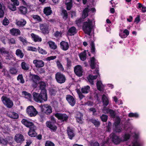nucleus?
<instances>
[{"label":"nucleus","mask_w":146,"mask_h":146,"mask_svg":"<svg viewBox=\"0 0 146 146\" xmlns=\"http://www.w3.org/2000/svg\"><path fill=\"white\" fill-rule=\"evenodd\" d=\"M33 96L34 100L38 102H42L47 100V95L46 90L43 89L40 94L36 92H33Z\"/></svg>","instance_id":"nucleus-1"},{"label":"nucleus","mask_w":146,"mask_h":146,"mask_svg":"<svg viewBox=\"0 0 146 146\" xmlns=\"http://www.w3.org/2000/svg\"><path fill=\"white\" fill-rule=\"evenodd\" d=\"M130 135L129 134H125L120 139L118 136L115 135L114 133H111L110 135V138L107 142L109 143L110 140L113 142L115 144L119 143L121 141H124L127 140L130 137Z\"/></svg>","instance_id":"nucleus-2"},{"label":"nucleus","mask_w":146,"mask_h":146,"mask_svg":"<svg viewBox=\"0 0 146 146\" xmlns=\"http://www.w3.org/2000/svg\"><path fill=\"white\" fill-rule=\"evenodd\" d=\"M92 21L89 19L83 23L82 29L88 35H90L91 33L92 28Z\"/></svg>","instance_id":"nucleus-3"},{"label":"nucleus","mask_w":146,"mask_h":146,"mask_svg":"<svg viewBox=\"0 0 146 146\" xmlns=\"http://www.w3.org/2000/svg\"><path fill=\"white\" fill-rule=\"evenodd\" d=\"M26 113L29 116L33 117L35 116L38 114V112L33 106H30L27 108Z\"/></svg>","instance_id":"nucleus-4"},{"label":"nucleus","mask_w":146,"mask_h":146,"mask_svg":"<svg viewBox=\"0 0 146 146\" xmlns=\"http://www.w3.org/2000/svg\"><path fill=\"white\" fill-rule=\"evenodd\" d=\"M40 108L42 112L47 115L50 114L52 112V107L48 104L42 106H41Z\"/></svg>","instance_id":"nucleus-5"},{"label":"nucleus","mask_w":146,"mask_h":146,"mask_svg":"<svg viewBox=\"0 0 146 146\" xmlns=\"http://www.w3.org/2000/svg\"><path fill=\"white\" fill-rule=\"evenodd\" d=\"M1 100L3 104L8 108H10L13 107V102L9 98L3 96L2 97Z\"/></svg>","instance_id":"nucleus-6"},{"label":"nucleus","mask_w":146,"mask_h":146,"mask_svg":"<svg viewBox=\"0 0 146 146\" xmlns=\"http://www.w3.org/2000/svg\"><path fill=\"white\" fill-rule=\"evenodd\" d=\"M55 78L57 82H65L66 80L65 75L60 72L55 74Z\"/></svg>","instance_id":"nucleus-7"},{"label":"nucleus","mask_w":146,"mask_h":146,"mask_svg":"<svg viewBox=\"0 0 146 146\" xmlns=\"http://www.w3.org/2000/svg\"><path fill=\"white\" fill-rule=\"evenodd\" d=\"M21 122L27 127H29L30 129H36V127L34 125L33 123L30 121L24 119L22 120Z\"/></svg>","instance_id":"nucleus-8"},{"label":"nucleus","mask_w":146,"mask_h":146,"mask_svg":"<svg viewBox=\"0 0 146 146\" xmlns=\"http://www.w3.org/2000/svg\"><path fill=\"white\" fill-rule=\"evenodd\" d=\"M14 139L16 142L19 144L21 143L25 140L24 136L20 133L16 134L15 136Z\"/></svg>","instance_id":"nucleus-9"},{"label":"nucleus","mask_w":146,"mask_h":146,"mask_svg":"<svg viewBox=\"0 0 146 146\" xmlns=\"http://www.w3.org/2000/svg\"><path fill=\"white\" fill-rule=\"evenodd\" d=\"M54 116L58 119L62 121H66L68 118V115L65 114L56 113L54 114Z\"/></svg>","instance_id":"nucleus-10"},{"label":"nucleus","mask_w":146,"mask_h":146,"mask_svg":"<svg viewBox=\"0 0 146 146\" xmlns=\"http://www.w3.org/2000/svg\"><path fill=\"white\" fill-rule=\"evenodd\" d=\"M82 69L81 66L77 65L74 68V71L76 74L79 77L82 75Z\"/></svg>","instance_id":"nucleus-11"},{"label":"nucleus","mask_w":146,"mask_h":146,"mask_svg":"<svg viewBox=\"0 0 146 146\" xmlns=\"http://www.w3.org/2000/svg\"><path fill=\"white\" fill-rule=\"evenodd\" d=\"M40 29L42 33L44 34H47L49 32V27L46 24H42L40 26Z\"/></svg>","instance_id":"nucleus-12"},{"label":"nucleus","mask_w":146,"mask_h":146,"mask_svg":"<svg viewBox=\"0 0 146 146\" xmlns=\"http://www.w3.org/2000/svg\"><path fill=\"white\" fill-rule=\"evenodd\" d=\"M33 62L36 68H42L44 65V62L42 60H35Z\"/></svg>","instance_id":"nucleus-13"},{"label":"nucleus","mask_w":146,"mask_h":146,"mask_svg":"<svg viewBox=\"0 0 146 146\" xmlns=\"http://www.w3.org/2000/svg\"><path fill=\"white\" fill-rule=\"evenodd\" d=\"M135 137L136 139L132 142L131 146H143V143L139 139H137L138 137V136L135 135Z\"/></svg>","instance_id":"nucleus-14"},{"label":"nucleus","mask_w":146,"mask_h":146,"mask_svg":"<svg viewBox=\"0 0 146 146\" xmlns=\"http://www.w3.org/2000/svg\"><path fill=\"white\" fill-rule=\"evenodd\" d=\"M66 99L69 104L72 106H73L75 105L76 100L72 96L68 95L66 96Z\"/></svg>","instance_id":"nucleus-15"},{"label":"nucleus","mask_w":146,"mask_h":146,"mask_svg":"<svg viewBox=\"0 0 146 146\" xmlns=\"http://www.w3.org/2000/svg\"><path fill=\"white\" fill-rule=\"evenodd\" d=\"M31 80L33 82H39L41 80V78L37 75L31 74L30 75ZM39 82H44L42 81H41Z\"/></svg>","instance_id":"nucleus-16"},{"label":"nucleus","mask_w":146,"mask_h":146,"mask_svg":"<svg viewBox=\"0 0 146 146\" xmlns=\"http://www.w3.org/2000/svg\"><path fill=\"white\" fill-rule=\"evenodd\" d=\"M18 9L19 12L22 15H25L27 13V8L26 7L23 6H20Z\"/></svg>","instance_id":"nucleus-17"},{"label":"nucleus","mask_w":146,"mask_h":146,"mask_svg":"<svg viewBox=\"0 0 146 146\" xmlns=\"http://www.w3.org/2000/svg\"><path fill=\"white\" fill-rule=\"evenodd\" d=\"M10 32L12 35L17 36L21 34L20 31L18 29L13 28L10 30Z\"/></svg>","instance_id":"nucleus-18"},{"label":"nucleus","mask_w":146,"mask_h":146,"mask_svg":"<svg viewBox=\"0 0 146 146\" xmlns=\"http://www.w3.org/2000/svg\"><path fill=\"white\" fill-rule=\"evenodd\" d=\"M77 31L76 27L72 26L69 28L68 31V33L70 36H73L76 34Z\"/></svg>","instance_id":"nucleus-19"},{"label":"nucleus","mask_w":146,"mask_h":146,"mask_svg":"<svg viewBox=\"0 0 146 146\" xmlns=\"http://www.w3.org/2000/svg\"><path fill=\"white\" fill-rule=\"evenodd\" d=\"M60 45L61 48L64 50H67L69 48L68 43L64 41H62L60 42Z\"/></svg>","instance_id":"nucleus-20"},{"label":"nucleus","mask_w":146,"mask_h":146,"mask_svg":"<svg viewBox=\"0 0 146 146\" xmlns=\"http://www.w3.org/2000/svg\"><path fill=\"white\" fill-rule=\"evenodd\" d=\"M43 13L46 16H49L52 13V12L50 7H47L44 8Z\"/></svg>","instance_id":"nucleus-21"},{"label":"nucleus","mask_w":146,"mask_h":146,"mask_svg":"<svg viewBox=\"0 0 146 146\" xmlns=\"http://www.w3.org/2000/svg\"><path fill=\"white\" fill-rule=\"evenodd\" d=\"M67 131L69 138L70 139H72V138L75 136L73 130L69 127H68Z\"/></svg>","instance_id":"nucleus-22"},{"label":"nucleus","mask_w":146,"mask_h":146,"mask_svg":"<svg viewBox=\"0 0 146 146\" xmlns=\"http://www.w3.org/2000/svg\"><path fill=\"white\" fill-rule=\"evenodd\" d=\"M7 115L10 117L14 119H17L19 117L18 114L14 112L10 111L7 113Z\"/></svg>","instance_id":"nucleus-23"},{"label":"nucleus","mask_w":146,"mask_h":146,"mask_svg":"<svg viewBox=\"0 0 146 146\" xmlns=\"http://www.w3.org/2000/svg\"><path fill=\"white\" fill-rule=\"evenodd\" d=\"M31 35L32 39L35 42H40L41 41V38L38 35L33 33H31Z\"/></svg>","instance_id":"nucleus-24"},{"label":"nucleus","mask_w":146,"mask_h":146,"mask_svg":"<svg viewBox=\"0 0 146 146\" xmlns=\"http://www.w3.org/2000/svg\"><path fill=\"white\" fill-rule=\"evenodd\" d=\"M0 54L2 55H8L9 54V51L3 47L0 48Z\"/></svg>","instance_id":"nucleus-25"},{"label":"nucleus","mask_w":146,"mask_h":146,"mask_svg":"<svg viewBox=\"0 0 146 146\" xmlns=\"http://www.w3.org/2000/svg\"><path fill=\"white\" fill-rule=\"evenodd\" d=\"M27 23L26 21L24 19H21L16 22L17 25L19 27H23L25 26Z\"/></svg>","instance_id":"nucleus-26"},{"label":"nucleus","mask_w":146,"mask_h":146,"mask_svg":"<svg viewBox=\"0 0 146 146\" xmlns=\"http://www.w3.org/2000/svg\"><path fill=\"white\" fill-rule=\"evenodd\" d=\"M103 104L104 106H107L109 103V98L107 96L103 95L102 98Z\"/></svg>","instance_id":"nucleus-27"},{"label":"nucleus","mask_w":146,"mask_h":146,"mask_svg":"<svg viewBox=\"0 0 146 146\" xmlns=\"http://www.w3.org/2000/svg\"><path fill=\"white\" fill-rule=\"evenodd\" d=\"M46 126L49 127L50 129L52 131H56L57 129V127L56 126L52 124L51 122L47 121L46 122Z\"/></svg>","instance_id":"nucleus-28"},{"label":"nucleus","mask_w":146,"mask_h":146,"mask_svg":"<svg viewBox=\"0 0 146 146\" xmlns=\"http://www.w3.org/2000/svg\"><path fill=\"white\" fill-rule=\"evenodd\" d=\"M95 59L94 57H93L90 58V67L92 69H94L95 68L96 63H95Z\"/></svg>","instance_id":"nucleus-29"},{"label":"nucleus","mask_w":146,"mask_h":146,"mask_svg":"<svg viewBox=\"0 0 146 146\" xmlns=\"http://www.w3.org/2000/svg\"><path fill=\"white\" fill-rule=\"evenodd\" d=\"M83 115L82 113L78 112L77 113L76 117L77 121L80 123H82V122Z\"/></svg>","instance_id":"nucleus-30"},{"label":"nucleus","mask_w":146,"mask_h":146,"mask_svg":"<svg viewBox=\"0 0 146 146\" xmlns=\"http://www.w3.org/2000/svg\"><path fill=\"white\" fill-rule=\"evenodd\" d=\"M90 91V87L88 86H86L82 87L81 89L82 93L87 94Z\"/></svg>","instance_id":"nucleus-31"},{"label":"nucleus","mask_w":146,"mask_h":146,"mask_svg":"<svg viewBox=\"0 0 146 146\" xmlns=\"http://www.w3.org/2000/svg\"><path fill=\"white\" fill-rule=\"evenodd\" d=\"M86 51L84 50L80 54L79 56L80 59L82 61H84L86 59Z\"/></svg>","instance_id":"nucleus-32"},{"label":"nucleus","mask_w":146,"mask_h":146,"mask_svg":"<svg viewBox=\"0 0 146 146\" xmlns=\"http://www.w3.org/2000/svg\"><path fill=\"white\" fill-rule=\"evenodd\" d=\"M21 66L22 68L25 70L27 71L29 69V65L25 62H23L21 63Z\"/></svg>","instance_id":"nucleus-33"},{"label":"nucleus","mask_w":146,"mask_h":146,"mask_svg":"<svg viewBox=\"0 0 146 146\" xmlns=\"http://www.w3.org/2000/svg\"><path fill=\"white\" fill-rule=\"evenodd\" d=\"M16 54L18 57L21 58H23L24 56V54L22 51L19 49H17L16 51Z\"/></svg>","instance_id":"nucleus-34"},{"label":"nucleus","mask_w":146,"mask_h":146,"mask_svg":"<svg viewBox=\"0 0 146 146\" xmlns=\"http://www.w3.org/2000/svg\"><path fill=\"white\" fill-rule=\"evenodd\" d=\"M36 129H34L33 128L30 129L28 133L29 135L32 137H35L37 135L35 131Z\"/></svg>","instance_id":"nucleus-35"},{"label":"nucleus","mask_w":146,"mask_h":146,"mask_svg":"<svg viewBox=\"0 0 146 146\" xmlns=\"http://www.w3.org/2000/svg\"><path fill=\"white\" fill-rule=\"evenodd\" d=\"M89 12V9L88 8H85L83 11V13L82 15V17L84 18H86L88 15V13Z\"/></svg>","instance_id":"nucleus-36"},{"label":"nucleus","mask_w":146,"mask_h":146,"mask_svg":"<svg viewBox=\"0 0 146 146\" xmlns=\"http://www.w3.org/2000/svg\"><path fill=\"white\" fill-rule=\"evenodd\" d=\"M56 63L58 69L62 72H64V68L60 62L59 60H58L56 62Z\"/></svg>","instance_id":"nucleus-37"},{"label":"nucleus","mask_w":146,"mask_h":146,"mask_svg":"<svg viewBox=\"0 0 146 146\" xmlns=\"http://www.w3.org/2000/svg\"><path fill=\"white\" fill-rule=\"evenodd\" d=\"M91 47V52L94 54H95V44L94 41H92L90 43Z\"/></svg>","instance_id":"nucleus-38"},{"label":"nucleus","mask_w":146,"mask_h":146,"mask_svg":"<svg viewBox=\"0 0 146 146\" xmlns=\"http://www.w3.org/2000/svg\"><path fill=\"white\" fill-rule=\"evenodd\" d=\"M69 1L68 2H66L65 4L66 6V9L68 10H70L72 7V0H69Z\"/></svg>","instance_id":"nucleus-39"},{"label":"nucleus","mask_w":146,"mask_h":146,"mask_svg":"<svg viewBox=\"0 0 146 146\" xmlns=\"http://www.w3.org/2000/svg\"><path fill=\"white\" fill-rule=\"evenodd\" d=\"M104 112L105 113H107L110 114L111 116L113 117L114 118L115 116V113L112 110L110 109H107L106 110H103Z\"/></svg>","instance_id":"nucleus-40"},{"label":"nucleus","mask_w":146,"mask_h":146,"mask_svg":"<svg viewBox=\"0 0 146 146\" xmlns=\"http://www.w3.org/2000/svg\"><path fill=\"white\" fill-rule=\"evenodd\" d=\"M50 47L54 50L55 49L57 48V46L55 44L54 42L49 41L48 42Z\"/></svg>","instance_id":"nucleus-41"},{"label":"nucleus","mask_w":146,"mask_h":146,"mask_svg":"<svg viewBox=\"0 0 146 146\" xmlns=\"http://www.w3.org/2000/svg\"><path fill=\"white\" fill-rule=\"evenodd\" d=\"M98 77V75L93 76L91 75H89L88 78V80L89 82H94L93 80L96 79Z\"/></svg>","instance_id":"nucleus-42"},{"label":"nucleus","mask_w":146,"mask_h":146,"mask_svg":"<svg viewBox=\"0 0 146 146\" xmlns=\"http://www.w3.org/2000/svg\"><path fill=\"white\" fill-rule=\"evenodd\" d=\"M22 94L23 95H24L25 96V98L28 99L29 100H30L31 98V95L28 93V92L23 91L22 92Z\"/></svg>","instance_id":"nucleus-43"},{"label":"nucleus","mask_w":146,"mask_h":146,"mask_svg":"<svg viewBox=\"0 0 146 146\" xmlns=\"http://www.w3.org/2000/svg\"><path fill=\"white\" fill-rule=\"evenodd\" d=\"M120 122V118L119 117H117V120L115 121V127L116 128V131L117 132H120L121 130L118 129V127H117V126L118 125V124Z\"/></svg>","instance_id":"nucleus-44"},{"label":"nucleus","mask_w":146,"mask_h":146,"mask_svg":"<svg viewBox=\"0 0 146 146\" xmlns=\"http://www.w3.org/2000/svg\"><path fill=\"white\" fill-rule=\"evenodd\" d=\"M65 58L66 60L67 61L66 66L68 68H70L72 66L71 61L67 57H65Z\"/></svg>","instance_id":"nucleus-45"},{"label":"nucleus","mask_w":146,"mask_h":146,"mask_svg":"<svg viewBox=\"0 0 146 146\" xmlns=\"http://www.w3.org/2000/svg\"><path fill=\"white\" fill-rule=\"evenodd\" d=\"M32 17L34 20H36L37 21L40 22L42 21V20L41 17L38 15H33L31 16Z\"/></svg>","instance_id":"nucleus-46"},{"label":"nucleus","mask_w":146,"mask_h":146,"mask_svg":"<svg viewBox=\"0 0 146 146\" xmlns=\"http://www.w3.org/2000/svg\"><path fill=\"white\" fill-rule=\"evenodd\" d=\"M39 53L42 54H46L47 52L45 50H43L40 47L38 46L37 49Z\"/></svg>","instance_id":"nucleus-47"},{"label":"nucleus","mask_w":146,"mask_h":146,"mask_svg":"<svg viewBox=\"0 0 146 146\" xmlns=\"http://www.w3.org/2000/svg\"><path fill=\"white\" fill-rule=\"evenodd\" d=\"M97 86L98 89L100 91L102 90L104 88L102 83H97Z\"/></svg>","instance_id":"nucleus-48"},{"label":"nucleus","mask_w":146,"mask_h":146,"mask_svg":"<svg viewBox=\"0 0 146 146\" xmlns=\"http://www.w3.org/2000/svg\"><path fill=\"white\" fill-rule=\"evenodd\" d=\"M19 38V40L23 42V45H25L27 44V41L25 38H23L22 36H20Z\"/></svg>","instance_id":"nucleus-49"},{"label":"nucleus","mask_w":146,"mask_h":146,"mask_svg":"<svg viewBox=\"0 0 146 146\" xmlns=\"http://www.w3.org/2000/svg\"><path fill=\"white\" fill-rule=\"evenodd\" d=\"M62 32L61 31L59 32L58 31H56L54 34V35L56 38L58 37L59 36L62 37Z\"/></svg>","instance_id":"nucleus-50"},{"label":"nucleus","mask_w":146,"mask_h":146,"mask_svg":"<svg viewBox=\"0 0 146 146\" xmlns=\"http://www.w3.org/2000/svg\"><path fill=\"white\" fill-rule=\"evenodd\" d=\"M9 141V140H5L2 137H0V143L3 145H6Z\"/></svg>","instance_id":"nucleus-51"},{"label":"nucleus","mask_w":146,"mask_h":146,"mask_svg":"<svg viewBox=\"0 0 146 146\" xmlns=\"http://www.w3.org/2000/svg\"><path fill=\"white\" fill-rule=\"evenodd\" d=\"M40 84V88L41 91L42 90H46L45 88L46 86V83H38Z\"/></svg>","instance_id":"nucleus-52"},{"label":"nucleus","mask_w":146,"mask_h":146,"mask_svg":"<svg viewBox=\"0 0 146 146\" xmlns=\"http://www.w3.org/2000/svg\"><path fill=\"white\" fill-rule=\"evenodd\" d=\"M16 40L14 38H11L8 39V43L9 44H16Z\"/></svg>","instance_id":"nucleus-53"},{"label":"nucleus","mask_w":146,"mask_h":146,"mask_svg":"<svg viewBox=\"0 0 146 146\" xmlns=\"http://www.w3.org/2000/svg\"><path fill=\"white\" fill-rule=\"evenodd\" d=\"M17 79L18 81H20V82H25L23 75L22 74L19 75Z\"/></svg>","instance_id":"nucleus-54"},{"label":"nucleus","mask_w":146,"mask_h":146,"mask_svg":"<svg viewBox=\"0 0 146 146\" xmlns=\"http://www.w3.org/2000/svg\"><path fill=\"white\" fill-rule=\"evenodd\" d=\"M17 71L16 69L14 68H11L10 70V73L12 74H15L17 73Z\"/></svg>","instance_id":"nucleus-55"},{"label":"nucleus","mask_w":146,"mask_h":146,"mask_svg":"<svg viewBox=\"0 0 146 146\" xmlns=\"http://www.w3.org/2000/svg\"><path fill=\"white\" fill-rule=\"evenodd\" d=\"M62 12L64 14L63 18L65 20H66L68 17V14L67 11L65 10H62Z\"/></svg>","instance_id":"nucleus-56"},{"label":"nucleus","mask_w":146,"mask_h":146,"mask_svg":"<svg viewBox=\"0 0 146 146\" xmlns=\"http://www.w3.org/2000/svg\"><path fill=\"white\" fill-rule=\"evenodd\" d=\"M54 144L52 142L47 141H46L45 144V146H54Z\"/></svg>","instance_id":"nucleus-57"},{"label":"nucleus","mask_w":146,"mask_h":146,"mask_svg":"<svg viewBox=\"0 0 146 146\" xmlns=\"http://www.w3.org/2000/svg\"><path fill=\"white\" fill-rule=\"evenodd\" d=\"M9 23V20L5 17L3 21V24L4 25H7Z\"/></svg>","instance_id":"nucleus-58"},{"label":"nucleus","mask_w":146,"mask_h":146,"mask_svg":"<svg viewBox=\"0 0 146 146\" xmlns=\"http://www.w3.org/2000/svg\"><path fill=\"white\" fill-rule=\"evenodd\" d=\"M92 123L94 124L96 126H98L100 125V123L98 121L95 119H92L91 120Z\"/></svg>","instance_id":"nucleus-59"},{"label":"nucleus","mask_w":146,"mask_h":146,"mask_svg":"<svg viewBox=\"0 0 146 146\" xmlns=\"http://www.w3.org/2000/svg\"><path fill=\"white\" fill-rule=\"evenodd\" d=\"M37 49L35 47H34L32 46H29L28 47L27 50L29 51L36 52L37 51Z\"/></svg>","instance_id":"nucleus-60"},{"label":"nucleus","mask_w":146,"mask_h":146,"mask_svg":"<svg viewBox=\"0 0 146 146\" xmlns=\"http://www.w3.org/2000/svg\"><path fill=\"white\" fill-rule=\"evenodd\" d=\"M9 7V9L12 11H14L16 10V7L15 5L13 4L10 5Z\"/></svg>","instance_id":"nucleus-61"},{"label":"nucleus","mask_w":146,"mask_h":146,"mask_svg":"<svg viewBox=\"0 0 146 146\" xmlns=\"http://www.w3.org/2000/svg\"><path fill=\"white\" fill-rule=\"evenodd\" d=\"M101 118L103 121L106 122L108 119V116L106 115H103L101 117Z\"/></svg>","instance_id":"nucleus-62"},{"label":"nucleus","mask_w":146,"mask_h":146,"mask_svg":"<svg viewBox=\"0 0 146 146\" xmlns=\"http://www.w3.org/2000/svg\"><path fill=\"white\" fill-rule=\"evenodd\" d=\"M129 116L130 117H139V115L137 113H131L129 114Z\"/></svg>","instance_id":"nucleus-63"},{"label":"nucleus","mask_w":146,"mask_h":146,"mask_svg":"<svg viewBox=\"0 0 146 146\" xmlns=\"http://www.w3.org/2000/svg\"><path fill=\"white\" fill-rule=\"evenodd\" d=\"M77 92L80 99H82L84 97V96L82 94V92H81L79 90H77Z\"/></svg>","instance_id":"nucleus-64"}]
</instances>
